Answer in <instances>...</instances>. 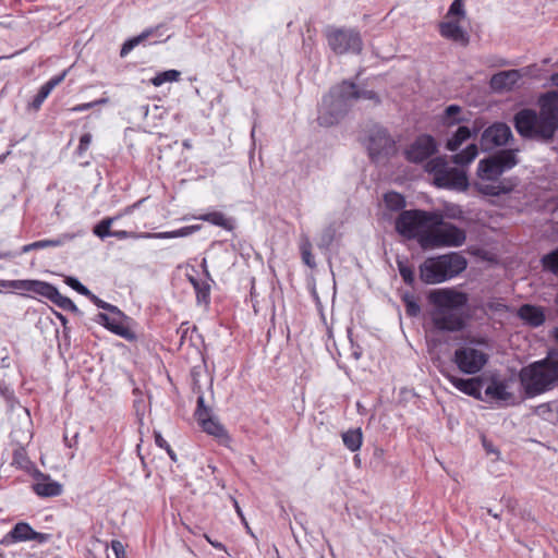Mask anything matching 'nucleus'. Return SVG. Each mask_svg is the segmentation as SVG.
Segmentation results:
<instances>
[{"label": "nucleus", "mask_w": 558, "mask_h": 558, "mask_svg": "<svg viewBox=\"0 0 558 558\" xmlns=\"http://www.w3.org/2000/svg\"><path fill=\"white\" fill-rule=\"evenodd\" d=\"M73 239V235L64 233L57 239L39 240L33 243L26 244L21 248V253H28L34 250H41L47 247H57L63 245L66 241Z\"/></svg>", "instance_id": "30"}, {"label": "nucleus", "mask_w": 558, "mask_h": 558, "mask_svg": "<svg viewBox=\"0 0 558 558\" xmlns=\"http://www.w3.org/2000/svg\"><path fill=\"white\" fill-rule=\"evenodd\" d=\"M12 465L16 466L17 469L24 470L26 472H29L34 469L33 462L28 459L25 450L22 448L16 449L13 452Z\"/></svg>", "instance_id": "43"}, {"label": "nucleus", "mask_w": 558, "mask_h": 558, "mask_svg": "<svg viewBox=\"0 0 558 558\" xmlns=\"http://www.w3.org/2000/svg\"><path fill=\"white\" fill-rule=\"evenodd\" d=\"M430 319L438 331L457 332L465 327V322L458 311L433 308Z\"/></svg>", "instance_id": "14"}, {"label": "nucleus", "mask_w": 558, "mask_h": 558, "mask_svg": "<svg viewBox=\"0 0 558 558\" xmlns=\"http://www.w3.org/2000/svg\"><path fill=\"white\" fill-rule=\"evenodd\" d=\"M520 383L527 397H535L558 385V356L547 357L524 366L519 374Z\"/></svg>", "instance_id": "2"}, {"label": "nucleus", "mask_w": 558, "mask_h": 558, "mask_svg": "<svg viewBox=\"0 0 558 558\" xmlns=\"http://www.w3.org/2000/svg\"><path fill=\"white\" fill-rule=\"evenodd\" d=\"M2 288H10L38 294L47 300H51L57 288L46 281L40 280H2L0 281Z\"/></svg>", "instance_id": "15"}, {"label": "nucleus", "mask_w": 558, "mask_h": 558, "mask_svg": "<svg viewBox=\"0 0 558 558\" xmlns=\"http://www.w3.org/2000/svg\"><path fill=\"white\" fill-rule=\"evenodd\" d=\"M154 436H155V442H156V445H157L159 448L166 449V448H168V447L170 446V445L167 442V440H166V439H163V437L161 436V434H160V433L155 432Z\"/></svg>", "instance_id": "61"}, {"label": "nucleus", "mask_w": 558, "mask_h": 558, "mask_svg": "<svg viewBox=\"0 0 558 558\" xmlns=\"http://www.w3.org/2000/svg\"><path fill=\"white\" fill-rule=\"evenodd\" d=\"M486 511H487V513H488L489 515H492L493 518L500 520V518H501V511L496 512V511H494L492 508H487V509H486Z\"/></svg>", "instance_id": "63"}, {"label": "nucleus", "mask_w": 558, "mask_h": 558, "mask_svg": "<svg viewBox=\"0 0 558 558\" xmlns=\"http://www.w3.org/2000/svg\"><path fill=\"white\" fill-rule=\"evenodd\" d=\"M542 263L545 269L558 275V247L553 252L542 257Z\"/></svg>", "instance_id": "49"}, {"label": "nucleus", "mask_w": 558, "mask_h": 558, "mask_svg": "<svg viewBox=\"0 0 558 558\" xmlns=\"http://www.w3.org/2000/svg\"><path fill=\"white\" fill-rule=\"evenodd\" d=\"M336 233L337 230L332 225L326 227L320 233L317 246L320 250H328L336 239Z\"/></svg>", "instance_id": "46"}, {"label": "nucleus", "mask_w": 558, "mask_h": 558, "mask_svg": "<svg viewBox=\"0 0 558 558\" xmlns=\"http://www.w3.org/2000/svg\"><path fill=\"white\" fill-rule=\"evenodd\" d=\"M120 218V215L114 217H107L102 219L100 222H98L94 229L93 232L95 235H97L100 239H105L112 235L111 226L112 223Z\"/></svg>", "instance_id": "41"}, {"label": "nucleus", "mask_w": 558, "mask_h": 558, "mask_svg": "<svg viewBox=\"0 0 558 558\" xmlns=\"http://www.w3.org/2000/svg\"><path fill=\"white\" fill-rule=\"evenodd\" d=\"M425 171L432 175L433 183L437 187L464 191L469 186L465 171L450 167L442 156L429 159L425 165Z\"/></svg>", "instance_id": "6"}, {"label": "nucleus", "mask_w": 558, "mask_h": 558, "mask_svg": "<svg viewBox=\"0 0 558 558\" xmlns=\"http://www.w3.org/2000/svg\"><path fill=\"white\" fill-rule=\"evenodd\" d=\"M438 121L442 126L450 129L466 122L468 119L462 116V107L459 105H449L439 116Z\"/></svg>", "instance_id": "28"}, {"label": "nucleus", "mask_w": 558, "mask_h": 558, "mask_svg": "<svg viewBox=\"0 0 558 558\" xmlns=\"http://www.w3.org/2000/svg\"><path fill=\"white\" fill-rule=\"evenodd\" d=\"M300 253H301L302 260L306 266H308L310 268H314L316 266L314 256L312 254V244H311L308 238H306V236H304L301 240Z\"/></svg>", "instance_id": "45"}, {"label": "nucleus", "mask_w": 558, "mask_h": 558, "mask_svg": "<svg viewBox=\"0 0 558 558\" xmlns=\"http://www.w3.org/2000/svg\"><path fill=\"white\" fill-rule=\"evenodd\" d=\"M202 429L218 439L222 445H227L231 438L225 426L211 414L197 420Z\"/></svg>", "instance_id": "22"}, {"label": "nucleus", "mask_w": 558, "mask_h": 558, "mask_svg": "<svg viewBox=\"0 0 558 558\" xmlns=\"http://www.w3.org/2000/svg\"><path fill=\"white\" fill-rule=\"evenodd\" d=\"M0 393L8 402H12L15 399L14 391L8 386L0 387Z\"/></svg>", "instance_id": "57"}, {"label": "nucleus", "mask_w": 558, "mask_h": 558, "mask_svg": "<svg viewBox=\"0 0 558 558\" xmlns=\"http://www.w3.org/2000/svg\"><path fill=\"white\" fill-rule=\"evenodd\" d=\"M511 137L510 128L506 123L497 122L484 130L481 136V146L483 150H490L506 145Z\"/></svg>", "instance_id": "16"}, {"label": "nucleus", "mask_w": 558, "mask_h": 558, "mask_svg": "<svg viewBox=\"0 0 558 558\" xmlns=\"http://www.w3.org/2000/svg\"><path fill=\"white\" fill-rule=\"evenodd\" d=\"M163 31H165V25L159 24L155 27H150V28L143 31L140 35H137L135 37L128 39L121 47L120 56L122 58L126 57L136 46L145 43L149 38H155L151 41V44L159 43L160 40L158 38H160L163 35Z\"/></svg>", "instance_id": "19"}, {"label": "nucleus", "mask_w": 558, "mask_h": 558, "mask_svg": "<svg viewBox=\"0 0 558 558\" xmlns=\"http://www.w3.org/2000/svg\"><path fill=\"white\" fill-rule=\"evenodd\" d=\"M353 93L352 82L343 81L333 86L330 92L323 97L317 116L318 124L329 128L339 123L354 104L351 97Z\"/></svg>", "instance_id": "3"}, {"label": "nucleus", "mask_w": 558, "mask_h": 558, "mask_svg": "<svg viewBox=\"0 0 558 558\" xmlns=\"http://www.w3.org/2000/svg\"><path fill=\"white\" fill-rule=\"evenodd\" d=\"M504 172L493 156L482 159L477 166V174L482 180L496 181Z\"/></svg>", "instance_id": "27"}, {"label": "nucleus", "mask_w": 558, "mask_h": 558, "mask_svg": "<svg viewBox=\"0 0 558 558\" xmlns=\"http://www.w3.org/2000/svg\"><path fill=\"white\" fill-rule=\"evenodd\" d=\"M353 95H351L353 101L355 102L359 99H367V100H374L375 102H380V99L378 95L374 90H360L357 86L353 83Z\"/></svg>", "instance_id": "50"}, {"label": "nucleus", "mask_w": 558, "mask_h": 558, "mask_svg": "<svg viewBox=\"0 0 558 558\" xmlns=\"http://www.w3.org/2000/svg\"><path fill=\"white\" fill-rule=\"evenodd\" d=\"M111 548L116 555V558H125L124 546L120 541H111Z\"/></svg>", "instance_id": "56"}, {"label": "nucleus", "mask_w": 558, "mask_h": 558, "mask_svg": "<svg viewBox=\"0 0 558 558\" xmlns=\"http://www.w3.org/2000/svg\"><path fill=\"white\" fill-rule=\"evenodd\" d=\"M465 240V231L451 222H445L441 214V222L434 226L430 232L420 239V246L423 250L459 247L464 244Z\"/></svg>", "instance_id": "7"}, {"label": "nucleus", "mask_w": 558, "mask_h": 558, "mask_svg": "<svg viewBox=\"0 0 558 558\" xmlns=\"http://www.w3.org/2000/svg\"><path fill=\"white\" fill-rule=\"evenodd\" d=\"M325 37L336 54H359L363 49L361 34L355 28L328 26L325 29Z\"/></svg>", "instance_id": "8"}, {"label": "nucleus", "mask_w": 558, "mask_h": 558, "mask_svg": "<svg viewBox=\"0 0 558 558\" xmlns=\"http://www.w3.org/2000/svg\"><path fill=\"white\" fill-rule=\"evenodd\" d=\"M436 140L429 134L418 135L405 150V158L410 162L421 163L437 153Z\"/></svg>", "instance_id": "13"}, {"label": "nucleus", "mask_w": 558, "mask_h": 558, "mask_svg": "<svg viewBox=\"0 0 558 558\" xmlns=\"http://www.w3.org/2000/svg\"><path fill=\"white\" fill-rule=\"evenodd\" d=\"M190 282L192 283L195 292H196V299L198 303H209V295H210V287L205 281H199L195 279L194 277H189Z\"/></svg>", "instance_id": "39"}, {"label": "nucleus", "mask_w": 558, "mask_h": 558, "mask_svg": "<svg viewBox=\"0 0 558 558\" xmlns=\"http://www.w3.org/2000/svg\"><path fill=\"white\" fill-rule=\"evenodd\" d=\"M476 187L478 192H481L484 195L488 196H499L501 194H507L512 191V186H505L502 184H495V183H486V182H478L476 183Z\"/></svg>", "instance_id": "38"}, {"label": "nucleus", "mask_w": 558, "mask_h": 558, "mask_svg": "<svg viewBox=\"0 0 558 558\" xmlns=\"http://www.w3.org/2000/svg\"><path fill=\"white\" fill-rule=\"evenodd\" d=\"M66 74L68 70H64L60 75L53 76L48 82H46L40 87L37 95L33 98L29 107L35 111L39 110L45 99L50 95L52 89L65 78Z\"/></svg>", "instance_id": "25"}, {"label": "nucleus", "mask_w": 558, "mask_h": 558, "mask_svg": "<svg viewBox=\"0 0 558 558\" xmlns=\"http://www.w3.org/2000/svg\"><path fill=\"white\" fill-rule=\"evenodd\" d=\"M64 282L82 295H85V296L92 295L90 290L88 288H86L78 279H76L74 277H66Z\"/></svg>", "instance_id": "51"}, {"label": "nucleus", "mask_w": 558, "mask_h": 558, "mask_svg": "<svg viewBox=\"0 0 558 558\" xmlns=\"http://www.w3.org/2000/svg\"><path fill=\"white\" fill-rule=\"evenodd\" d=\"M533 412L543 420L555 423L558 421V399L535 407Z\"/></svg>", "instance_id": "33"}, {"label": "nucleus", "mask_w": 558, "mask_h": 558, "mask_svg": "<svg viewBox=\"0 0 558 558\" xmlns=\"http://www.w3.org/2000/svg\"><path fill=\"white\" fill-rule=\"evenodd\" d=\"M108 98H100V99H96L94 101H90V102H84V104H80V105H76L74 107H72L70 109V111L72 112H82V111H85V110H89L96 106H99V105H106L108 102Z\"/></svg>", "instance_id": "52"}, {"label": "nucleus", "mask_w": 558, "mask_h": 558, "mask_svg": "<svg viewBox=\"0 0 558 558\" xmlns=\"http://www.w3.org/2000/svg\"><path fill=\"white\" fill-rule=\"evenodd\" d=\"M210 414V409L205 405V399L204 396H198L197 398V408L195 411V417L196 420H199L202 417H205Z\"/></svg>", "instance_id": "53"}, {"label": "nucleus", "mask_w": 558, "mask_h": 558, "mask_svg": "<svg viewBox=\"0 0 558 558\" xmlns=\"http://www.w3.org/2000/svg\"><path fill=\"white\" fill-rule=\"evenodd\" d=\"M478 129L471 130L466 125H459L456 132L446 141L445 148L449 151H457L463 143L471 137H475Z\"/></svg>", "instance_id": "24"}, {"label": "nucleus", "mask_w": 558, "mask_h": 558, "mask_svg": "<svg viewBox=\"0 0 558 558\" xmlns=\"http://www.w3.org/2000/svg\"><path fill=\"white\" fill-rule=\"evenodd\" d=\"M50 302H52L54 305H57L58 307H60L64 311H70L74 314L82 315V312L74 304V302L71 299H69L68 296L62 295L58 289L53 293Z\"/></svg>", "instance_id": "40"}, {"label": "nucleus", "mask_w": 558, "mask_h": 558, "mask_svg": "<svg viewBox=\"0 0 558 558\" xmlns=\"http://www.w3.org/2000/svg\"><path fill=\"white\" fill-rule=\"evenodd\" d=\"M466 259L459 253L428 257L420 265V279L426 284L441 283L461 274Z\"/></svg>", "instance_id": "4"}, {"label": "nucleus", "mask_w": 558, "mask_h": 558, "mask_svg": "<svg viewBox=\"0 0 558 558\" xmlns=\"http://www.w3.org/2000/svg\"><path fill=\"white\" fill-rule=\"evenodd\" d=\"M519 317L532 327H538L544 324L545 315L541 307L524 304L519 308Z\"/></svg>", "instance_id": "29"}, {"label": "nucleus", "mask_w": 558, "mask_h": 558, "mask_svg": "<svg viewBox=\"0 0 558 558\" xmlns=\"http://www.w3.org/2000/svg\"><path fill=\"white\" fill-rule=\"evenodd\" d=\"M441 222V213L426 211L422 209L402 210L395 222L397 232L409 239H415L420 244V239L425 233L432 231V228Z\"/></svg>", "instance_id": "5"}, {"label": "nucleus", "mask_w": 558, "mask_h": 558, "mask_svg": "<svg viewBox=\"0 0 558 558\" xmlns=\"http://www.w3.org/2000/svg\"><path fill=\"white\" fill-rule=\"evenodd\" d=\"M519 70H508L496 73L490 78V86L495 90L512 89L521 78Z\"/></svg>", "instance_id": "23"}, {"label": "nucleus", "mask_w": 558, "mask_h": 558, "mask_svg": "<svg viewBox=\"0 0 558 558\" xmlns=\"http://www.w3.org/2000/svg\"><path fill=\"white\" fill-rule=\"evenodd\" d=\"M396 263H397L399 274H400L402 280L404 281V283L410 287H413L415 283V275H414L413 266L410 265V263L407 258L398 257Z\"/></svg>", "instance_id": "37"}, {"label": "nucleus", "mask_w": 558, "mask_h": 558, "mask_svg": "<svg viewBox=\"0 0 558 558\" xmlns=\"http://www.w3.org/2000/svg\"><path fill=\"white\" fill-rule=\"evenodd\" d=\"M402 302L405 306V314L409 317H416L421 313V306L412 294L405 293L402 296Z\"/></svg>", "instance_id": "47"}, {"label": "nucleus", "mask_w": 558, "mask_h": 558, "mask_svg": "<svg viewBox=\"0 0 558 558\" xmlns=\"http://www.w3.org/2000/svg\"><path fill=\"white\" fill-rule=\"evenodd\" d=\"M343 445L351 452L360 450L363 444V433L361 428H351L341 435Z\"/></svg>", "instance_id": "34"}, {"label": "nucleus", "mask_w": 558, "mask_h": 558, "mask_svg": "<svg viewBox=\"0 0 558 558\" xmlns=\"http://www.w3.org/2000/svg\"><path fill=\"white\" fill-rule=\"evenodd\" d=\"M550 82L553 85L557 86L558 87V72L557 73H554L551 74L550 76Z\"/></svg>", "instance_id": "64"}, {"label": "nucleus", "mask_w": 558, "mask_h": 558, "mask_svg": "<svg viewBox=\"0 0 558 558\" xmlns=\"http://www.w3.org/2000/svg\"><path fill=\"white\" fill-rule=\"evenodd\" d=\"M97 322L111 332L124 338L128 341H134L136 339V335L123 324V318L110 317L106 313H99L97 315Z\"/></svg>", "instance_id": "21"}, {"label": "nucleus", "mask_w": 558, "mask_h": 558, "mask_svg": "<svg viewBox=\"0 0 558 558\" xmlns=\"http://www.w3.org/2000/svg\"><path fill=\"white\" fill-rule=\"evenodd\" d=\"M438 31L441 37L466 47L470 43L468 32L460 26L459 21H442L438 24Z\"/></svg>", "instance_id": "18"}, {"label": "nucleus", "mask_w": 558, "mask_h": 558, "mask_svg": "<svg viewBox=\"0 0 558 558\" xmlns=\"http://www.w3.org/2000/svg\"><path fill=\"white\" fill-rule=\"evenodd\" d=\"M106 311L109 312L110 314H112L111 317H120V318L125 317L124 314L116 305H112L110 303H108Z\"/></svg>", "instance_id": "59"}, {"label": "nucleus", "mask_w": 558, "mask_h": 558, "mask_svg": "<svg viewBox=\"0 0 558 558\" xmlns=\"http://www.w3.org/2000/svg\"><path fill=\"white\" fill-rule=\"evenodd\" d=\"M51 537V534L37 532L27 522L20 521L7 533L1 543L9 545L34 541L38 544H46L50 542Z\"/></svg>", "instance_id": "12"}, {"label": "nucleus", "mask_w": 558, "mask_h": 558, "mask_svg": "<svg viewBox=\"0 0 558 558\" xmlns=\"http://www.w3.org/2000/svg\"><path fill=\"white\" fill-rule=\"evenodd\" d=\"M205 538L216 549L223 550V551L227 550L226 546L221 542L213 541L208 535H205Z\"/></svg>", "instance_id": "62"}, {"label": "nucleus", "mask_w": 558, "mask_h": 558, "mask_svg": "<svg viewBox=\"0 0 558 558\" xmlns=\"http://www.w3.org/2000/svg\"><path fill=\"white\" fill-rule=\"evenodd\" d=\"M440 373L444 377H446L451 385L457 388L459 391L471 396L477 400H483L482 397V388L484 384V379L481 377H472V378H461L453 375L447 368H440Z\"/></svg>", "instance_id": "17"}, {"label": "nucleus", "mask_w": 558, "mask_h": 558, "mask_svg": "<svg viewBox=\"0 0 558 558\" xmlns=\"http://www.w3.org/2000/svg\"><path fill=\"white\" fill-rule=\"evenodd\" d=\"M90 143H92V134H89V133L83 134L80 138V144L76 149L77 155L82 156L88 149Z\"/></svg>", "instance_id": "54"}, {"label": "nucleus", "mask_w": 558, "mask_h": 558, "mask_svg": "<svg viewBox=\"0 0 558 558\" xmlns=\"http://www.w3.org/2000/svg\"><path fill=\"white\" fill-rule=\"evenodd\" d=\"M98 308H101V310H105L107 308L108 306V303L102 301L101 299H99L97 295H95L94 293H92V295H88L87 296Z\"/></svg>", "instance_id": "58"}, {"label": "nucleus", "mask_w": 558, "mask_h": 558, "mask_svg": "<svg viewBox=\"0 0 558 558\" xmlns=\"http://www.w3.org/2000/svg\"><path fill=\"white\" fill-rule=\"evenodd\" d=\"M106 311L109 312L110 314H112L111 317H120V318L125 317L124 314L116 305H112L110 303H108Z\"/></svg>", "instance_id": "60"}, {"label": "nucleus", "mask_w": 558, "mask_h": 558, "mask_svg": "<svg viewBox=\"0 0 558 558\" xmlns=\"http://www.w3.org/2000/svg\"><path fill=\"white\" fill-rule=\"evenodd\" d=\"M539 111L521 109L513 117V125L520 136L542 143H549L558 131V90L542 94Z\"/></svg>", "instance_id": "1"}, {"label": "nucleus", "mask_w": 558, "mask_h": 558, "mask_svg": "<svg viewBox=\"0 0 558 558\" xmlns=\"http://www.w3.org/2000/svg\"><path fill=\"white\" fill-rule=\"evenodd\" d=\"M485 396L489 400L502 402L506 404H508L509 401L513 399V395L507 390L506 383L498 379L490 380V383L485 388Z\"/></svg>", "instance_id": "26"}, {"label": "nucleus", "mask_w": 558, "mask_h": 558, "mask_svg": "<svg viewBox=\"0 0 558 558\" xmlns=\"http://www.w3.org/2000/svg\"><path fill=\"white\" fill-rule=\"evenodd\" d=\"M181 72L178 70H167L160 73H157L151 80L150 83L158 87L167 82H178L180 80Z\"/></svg>", "instance_id": "44"}, {"label": "nucleus", "mask_w": 558, "mask_h": 558, "mask_svg": "<svg viewBox=\"0 0 558 558\" xmlns=\"http://www.w3.org/2000/svg\"><path fill=\"white\" fill-rule=\"evenodd\" d=\"M493 157L505 172L512 169L518 163L517 154L513 149L499 150L498 153L494 154Z\"/></svg>", "instance_id": "36"}, {"label": "nucleus", "mask_w": 558, "mask_h": 558, "mask_svg": "<svg viewBox=\"0 0 558 558\" xmlns=\"http://www.w3.org/2000/svg\"><path fill=\"white\" fill-rule=\"evenodd\" d=\"M111 236H114L119 240H124V239H138V238H142L141 236V233H135V232H132V231H125V230H119V231H112V235Z\"/></svg>", "instance_id": "55"}, {"label": "nucleus", "mask_w": 558, "mask_h": 558, "mask_svg": "<svg viewBox=\"0 0 558 558\" xmlns=\"http://www.w3.org/2000/svg\"><path fill=\"white\" fill-rule=\"evenodd\" d=\"M384 202L390 210H401L405 207V198L398 192H388L384 195Z\"/></svg>", "instance_id": "42"}, {"label": "nucleus", "mask_w": 558, "mask_h": 558, "mask_svg": "<svg viewBox=\"0 0 558 558\" xmlns=\"http://www.w3.org/2000/svg\"><path fill=\"white\" fill-rule=\"evenodd\" d=\"M478 155V148L476 144L468 145L463 150L454 154L451 157V161L460 167L470 165Z\"/></svg>", "instance_id": "35"}, {"label": "nucleus", "mask_w": 558, "mask_h": 558, "mask_svg": "<svg viewBox=\"0 0 558 558\" xmlns=\"http://www.w3.org/2000/svg\"><path fill=\"white\" fill-rule=\"evenodd\" d=\"M429 302L434 308L458 311L468 304V294L456 291L450 288H444L430 291L428 294Z\"/></svg>", "instance_id": "11"}, {"label": "nucleus", "mask_w": 558, "mask_h": 558, "mask_svg": "<svg viewBox=\"0 0 558 558\" xmlns=\"http://www.w3.org/2000/svg\"><path fill=\"white\" fill-rule=\"evenodd\" d=\"M367 150L371 159L378 161L380 158L393 156L397 151V146L387 129L374 126L369 131Z\"/></svg>", "instance_id": "9"}, {"label": "nucleus", "mask_w": 558, "mask_h": 558, "mask_svg": "<svg viewBox=\"0 0 558 558\" xmlns=\"http://www.w3.org/2000/svg\"><path fill=\"white\" fill-rule=\"evenodd\" d=\"M36 482L32 485L34 493L39 497H57L62 494V485L50 478L49 475L35 471Z\"/></svg>", "instance_id": "20"}, {"label": "nucleus", "mask_w": 558, "mask_h": 558, "mask_svg": "<svg viewBox=\"0 0 558 558\" xmlns=\"http://www.w3.org/2000/svg\"><path fill=\"white\" fill-rule=\"evenodd\" d=\"M466 16V12L464 9V0H453L450 4L446 19L457 17V21L463 20Z\"/></svg>", "instance_id": "48"}, {"label": "nucleus", "mask_w": 558, "mask_h": 558, "mask_svg": "<svg viewBox=\"0 0 558 558\" xmlns=\"http://www.w3.org/2000/svg\"><path fill=\"white\" fill-rule=\"evenodd\" d=\"M201 229V226H186L182 227L174 231H166V232H145L141 233V236L144 239H174V238H183L189 236L193 234L194 232L198 231Z\"/></svg>", "instance_id": "31"}, {"label": "nucleus", "mask_w": 558, "mask_h": 558, "mask_svg": "<svg viewBox=\"0 0 558 558\" xmlns=\"http://www.w3.org/2000/svg\"><path fill=\"white\" fill-rule=\"evenodd\" d=\"M197 219L220 227L227 231L234 229V219L227 217L221 211H209L197 217Z\"/></svg>", "instance_id": "32"}, {"label": "nucleus", "mask_w": 558, "mask_h": 558, "mask_svg": "<svg viewBox=\"0 0 558 558\" xmlns=\"http://www.w3.org/2000/svg\"><path fill=\"white\" fill-rule=\"evenodd\" d=\"M452 361L462 373L474 375L485 366L488 355L475 348L462 347L454 351Z\"/></svg>", "instance_id": "10"}]
</instances>
